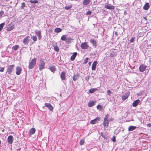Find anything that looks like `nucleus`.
Masks as SVG:
<instances>
[{"instance_id":"obj_1","label":"nucleus","mask_w":151,"mask_h":151,"mask_svg":"<svg viewBox=\"0 0 151 151\" xmlns=\"http://www.w3.org/2000/svg\"><path fill=\"white\" fill-rule=\"evenodd\" d=\"M109 115L108 114L106 115L104 117V120L102 123L104 128H107L108 127L109 124Z\"/></svg>"},{"instance_id":"obj_2","label":"nucleus","mask_w":151,"mask_h":151,"mask_svg":"<svg viewBox=\"0 0 151 151\" xmlns=\"http://www.w3.org/2000/svg\"><path fill=\"white\" fill-rule=\"evenodd\" d=\"M37 59L35 58H34L31 61L29 62L28 68L29 69L33 68L36 64Z\"/></svg>"},{"instance_id":"obj_3","label":"nucleus","mask_w":151,"mask_h":151,"mask_svg":"<svg viewBox=\"0 0 151 151\" xmlns=\"http://www.w3.org/2000/svg\"><path fill=\"white\" fill-rule=\"evenodd\" d=\"M45 63L43 59H41L40 60L39 63V70L41 71L45 68Z\"/></svg>"},{"instance_id":"obj_4","label":"nucleus","mask_w":151,"mask_h":151,"mask_svg":"<svg viewBox=\"0 0 151 151\" xmlns=\"http://www.w3.org/2000/svg\"><path fill=\"white\" fill-rule=\"evenodd\" d=\"M14 67V65H9L7 68V71L6 73L8 72L9 74H12V71L13 70Z\"/></svg>"},{"instance_id":"obj_5","label":"nucleus","mask_w":151,"mask_h":151,"mask_svg":"<svg viewBox=\"0 0 151 151\" xmlns=\"http://www.w3.org/2000/svg\"><path fill=\"white\" fill-rule=\"evenodd\" d=\"M14 24L13 23L11 22L9 24L7 25V26L6 28V30L7 31H10L14 28Z\"/></svg>"},{"instance_id":"obj_6","label":"nucleus","mask_w":151,"mask_h":151,"mask_svg":"<svg viewBox=\"0 0 151 151\" xmlns=\"http://www.w3.org/2000/svg\"><path fill=\"white\" fill-rule=\"evenodd\" d=\"M118 50L114 49L112 50L109 54L110 56L113 57H115L117 55Z\"/></svg>"},{"instance_id":"obj_7","label":"nucleus","mask_w":151,"mask_h":151,"mask_svg":"<svg viewBox=\"0 0 151 151\" xmlns=\"http://www.w3.org/2000/svg\"><path fill=\"white\" fill-rule=\"evenodd\" d=\"M81 47L82 49L85 50L87 49L89 47V45L86 42L82 43L81 44Z\"/></svg>"},{"instance_id":"obj_8","label":"nucleus","mask_w":151,"mask_h":151,"mask_svg":"<svg viewBox=\"0 0 151 151\" xmlns=\"http://www.w3.org/2000/svg\"><path fill=\"white\" fill-rule=\"evenodd\" d=\"M30 40V37L29 36H27L23 40V42L25 45H27L29 43Z\"/></svg>"},{"instance_id":"obj_9","label":"nucleus","mask_w":151,"mask_h":151,"mask_svg":"<svg viewBox=\"0 0 151 151\" xmlns=\"http://www.w3.org/2000/svg\"><path fill=\"white\" fill-rule=\"evenodd\" d=\"M83 4L84 6H87L91 5L92 2L91 0H84L83 1Z\"/></svg>"},{"instance_id":"obj_10","label":"nucleus","mask_w":151,"mask_h":151,"mask_svg":"<svg viewBox=\"0 0 151 151\" xmlns=\"http://www.w3.org/2000/svg\"><path fill=\"white\" fill-rule=\"evenodd\" d=\"M100 120V118L99 117H97L94 119L91 120L90 123L93 124L97 123Z\"/></svg>"},{"instance_id":"obj_11","label":"nucleus","mask_w":151,"mask_h":151,"mask_svg":"<svg viewBox=\"0 0 151 151\" xmlns=\"http://www.w3.org/2000/svg\"><path fill=\"white\" fill-rule=\"evenodd\" d=\"M129 95V92L124 93L122 96V99L123 101L125 100L128 98Z\"/></svg>"},{"instance_id":"obj_12","label":"nucleus","mask_w":151,"mask_h":151,"mask_svg":"<svg viewBox=\"0 0 151 151\" xmlns=\"http://www.w3.org/2000/svg\"><path fill=\"white\" fill-rule=\"evenodd\" d=\"M96 102L95 100H91L88 102V106L89 107H91L95 105Z\"/></svg>"},{"instance_id":"obj_13","label":"nucleus","mask_w":151,"mask_h":151,"mask_svg":"<svg viewBox=\"0 0 151 151\" xmlns=\"http://www.w3.org/2000/svg\"><path fill=\"white\" fill-rule=\"evenodd\" d=\"M105 7L106 9H109L114 10L115 8V6H114L109 4L105 5Z\"/></svg>"},{"instance_id":"obj_14","label":"nucleus","mask_w":151,"mask_h":151,"mask_svg":"<svg viewBox=\"0 0 151 151\" xmlns=\"http://www.w3.org/2000/svg\"><path fill=\"white\" fill-rule=\"evenodd\" d=\"M14 139L12 135H9L8 137L7 138V141L8 143L9 144H12L13 143Z\"/></svg>"},{"instance_id":"obj_15","label":"nucleus","mask_w":151,"mask_h":151,"mask_svg":"<svg viewBox=\"0 0 151 151\" xmlns=\"http://www.w3.org/2000/svg\"><path fill=\"white\" fill-rule=\"evenodd\" d=\"M90 42L93 45V46L96 47L97 46V43L96 40L94 39H91Z\"/></svg>"},{"instance_id":"obj_16","label":"nucleus","mask_w":151,"mask_h":151,"mask_svg":"<svg viewBox=\"0 0 151 151\" xmlns=\"http://www.w3.org/2000/svg\"><path fill=\"white\" fill-rule=\"evenodd\" d=\"M147 67L145 65L142 64L141 65L139 68V70L140 72H143L146 69Z\"/></svg>"},{"instance_id":"obj_17","label":"nucleus","mask_w":151,"mask_h":151,"mask_svg":"<svg viewBox=\"0 0 151 151\" xmlns=\"http://www.w3.org/2000/svg\"><path fill=\"white\" fill-rule=\"evenodd\" d=\"M45 106L47 107L49 109V110H50V111H52L53 110V106L50 103H45Z\"/></svg>"},{"instance_id":"obj_18","label":"nucleus","mask_w":151,"mask_h":151,"mask_svg":"<svg viewBox=\"0 0 151 151\" xmlns=\"http://www.w3.org/2000/svg\"><path fill=\"white\" fill-rule=\"evenodd\" d=\"M22 71V69L21 67L19 66H17L16 68V74L17 75H19Z\"/></svg>"},{"instance_id":"obj_19","label":"nucleus","mask_w":151,"mask_h":151,"mask_svg":"<svg viewBox=\"0 0 151 151\" xmlns=\"http://www.w3.org/2000/svg\"><path fill=\"white\" fill-rule=\"evenodd\" d=\"M79 74L77 73H75L73 76V79L74 81H75L79 78Z\"/></svg>"},{"instance_id":"obj_20","label":"nucleus","mask_w":151,"mask_h":151,"mask_svg":"<svg viewBox=\"0 0 151 151\" xmlns=\"http://www.w3.org/2000/svg\"><path fill=\"white\" fill-rule=\"evenodd\" d=\"M35 33L38 36L39 40H40L42 38V35L41 31H40L36 30L35 31Z\"/></svg>"},{"instance_id":"obj_21","label":"nucleus","mask_w":151,"mask_h":151,"mask_svg":"<svg viewBox=\"0 0 151 151\" xmlns=\"http://www.w3.org/2000/svg\"><path fill=\"white\" fill-rule=\"evenodd\" d=\"M150 6L149 3H146L143 7V9L147 11L149 9Z\"/></svg>"},{"instance_id":"obj_22","label":"nucleus","mask_w":151,"mask_h":151,"mask_svg":"<svg viewBox=\"0 0 151 151\" xmlns=\"http://www.w3.org/2000/svg\"><path fill=\"white\" fill-rule=\"evenodd\" d=\"M98 63L97 61H94L92 65V70H95Z\"/></svg>"},{"instance_id":"obj_23","label":"nucleus","mask_w":151,"mask_h":151,"mask_svg":"<svg viewBox=\"0 0 151 151\" xmlns=\"http://www.w3.org/2000/svg\"><path fill=\"white\" fill-rule=\"evenodd\" d=\"M140 101L139 99H137L134 101L133 104L132 106L134 107H136L140 103Z\"/></svg>"},{"instance_id":"obj_24","label":"nucleus","mask_w":151,"mask_h":151,"mask_svg":"<svg viewBox=\"0 0 151 151\" xmlns=\"http://www.w3.org/2000/svg\"><path fill=\"white\" fill-rule=\"evenodd\" d=\"M60 78L62 80H65V71L62 72Z\"/></svg>"},{"instance_id":"obj_25","label":"nucleus","mask_w":151,"mask_h":151,"mask_svg":"<svg viewBox=\"0 0 151 151\" xmlns=\"http://www.w3.org/2000/svg\"><path fill=\"white\" fill-rule=\"evenodd\" d=\"M49 69L53 73L55 72L56 70V68L55 66L53 65L49 66Z\"/></svg>"},{"instance_id":"obj_26","label":"nucleus","mask_w":151,"mask_h":151,"mask_svg":"<svg viewBox=\"0 0 151 151\" xmlns=\"http://www.w3.org/2000/svg\"><path fill=\"white\" fill-rule=\"evenodd\" d=\"M35 129L34 128H32L30 129L29 130V133L31 135L34 134L35 132Z\"/></svg>"},{"instance_id":"obj_27","label":"nucleus","mask_w":151,"mask_h":151,"mask_svg":"<svg viewBox=\"0 0 151 151\" xmlns=\"http://www.w3.org/2000/svg\"><path fill=\"white\" fill-rule=\"evenodd\" d=\"M77 53L76 52H74L73 55L71 56L70 58V59L71 60L73 61L74 60L77 55Z\"/></svg>"},{"instance_id":"obj_28","label":"nucleus","mask_w":151,"mask_h":151,"mask_svg":"<svg viewBox=\"0 0 151 151\" xmlns=\"http://www.w3.org/2000/svg\"><path fill=\"white\" fill-rule=\"evenodd\" d=\"M137 127L136 126H131L129 127L128 129V130L129 131H132L135 129Z\"/></svg>"},{"instance_id":"obj_29","label":"nucleus","mask_w":151,"mask_h":151,"mask_svg":"<svg viewBox=\"0 0 151 151\" xmlns=\"http://www.w3.org/2000/svg\"><path fill=\"white\" fill-rule=\"evenodd\" d=\"M98 89L97 88H93L90 89L89 90V92L90 93H93L95 92Z\"/></svg>"},{"instance_id":"obj_30","label":"nucleus","mask_w":151,"mask_h":151,"mask_svg":"<svg viewBox=\"0 0 151 151\" xmlns=\"http://www.w3.org/2000/svg\"><path fill=\"white\" fill-rule=\"evenodd\" d=\"M73 39L70 37H68L67 38L66 40V42L67 43L70 44L71 42Z\"/></svg>"},{"instance_id":"obj_31","label":"nucleus","mask_w":151,"mask_h":151,"mask_svg":"<svg viewBox=\"0 0 151 151\" xmlns=\"http://www.w3.org/2000/svg\"><path fill=\"white\" fill-rule=\"evenodd\" d=\"M62 31V29L59 28L57 27L54 29V32L56 33H59Z\"/></svg>"},{"instance_id":"obj_32","label":"nucleus","mask_w":151,"mask_h":151,"mask_svg":"<svg viewBox=\"0 0 151 151\" xmlns=\"http://www.w3.org/2000/svg\"><path fill=\"white\" fill-rule=\"evenodd\" d=\"M19 46L18 45H16L15 46H13L12 47V49L13 50L16 51L19 48Z\"/></svg>"},{"instance_id":"obj_33","label":"nucleus","mask_w":151,"mask_h":151,"mask_svg":"<svg viewBox=\"0 0 151 151\" xmlns=\"http://www.w3.org/2000/svg\"><path fill=\"white\" fill-rule=\"evenodd\" d=\"M97 108L100 111H102L103 109V106L101 105H97Z\"/></svg>"},{"instance_id":"obj_34","label":"nucleus","mask_w":151,"mask_h":151,"mask_svg":"<svg viewBox=\"0 0 151 151\" xmlns=\"http://www.w3.org/2000/svg\"><path fill=\"white\" fill-rule=\"evenodd\" d=\"M66 35H62L61 38V39L63 41H65L67 39Z\"/></svg>"},{"instance_id":"obj_35","label":"nucleus","mask_w":151,"mask_h":151,"mask_svg":"<svg viewBox=\"0 0 151 151\" xmlns=\"http://www.w3.org/2000/svg\"><path fill=\"white\" fill-rule=\"evenodd\" d=\"M53 47L55 50L56 52H58L59 51V49L58 46L57 45H53Z\"/></svg>"},{"instance_id":"obj_36","label":"nucleus","mask_w":151,"mask_h":151,"mask_svg":"<svg viewBox=\"0 0 151 151\" xmlns=\"http://www.w3.org/2000/svg\"><path fill=\"white\" fill-rule=\"evenodd\" d=\"M72 7V5L70 4L68 6L67 5L65 7V9L67 10H69Z\"/></svg>"},{"instance_id":"obj_37","label":"nucleus","mask_w":151,"mask_h":151,"mask_svg":"<svg viewBox=\"0 0 151 151\" xmlns=\"http://www.w3.org/2000/svg\"><path fill=\"white\" fill-rule=\"evenodd\" d=\"M29 2L31 4H32V3L36 4V3H38V1L37 0H34V1L32 0H30Z\"/></svg>"},{"instance_id":"obj_38","label":"nucleus","mask_w":151,"mask_h":151,"mask_svg":"<svg viewBox=\"0 0 151 151\" xmlns=\"http://www.w3.org/2000/svg\"><path fill=\"white\" fill-rule=\"evenodd\" d=\"M5 25V23H1L0 24V31H1L4 27Z\"/></svg>"},{"instance_id":"obj_39","label":"nucleus","mask_w":151,"mask_h":151,"mask_svg":"<svg viewBox=\"0 0 151 151\" xmlns=\"http://www.w3.org/2000/svg\"><path fill=\"white\" fill-rule=\"evenodd\" d=\"M101 136H102V137L104 139H106L107 138V136L106 134L103 133L102 132L101 133Z\"/></svg>"},{"instance_id":"obj_40","label":"nucleus","mask_w":151,"mask_h":151,"mask_svg":"<svg viewBox=\"0 0 151 151\" xmlns=\"http://www.w3.org/2000/svg\"><path fill=\"white\" fill-rule=\"evenodd\" d=\"M85 141L83 139H81L80 141V144L82 145L84 144Z\"/></svg>"},{"instance_id":"obj_41","label":"nucleus","mask_w":151,"mask_h":151,"mask_svg":"<svg viewBox=\"0 0 151 151\" xmlns=\"http://www.w3.org/2000/svg\"><path fill=\"white\" fill-rule=\"evenodd\" d=\"M25 6V3L24 2H23L22 3V6H21V8L22 9H23Z\"/></svg>"},{"instance_id":"obj_42","label":"nucleus","mask_w":151,"mask_h":151,"mask_svg":"<svg viewBox=\"0 0 151 151\" xmlns=\"http://www.w3.org/2000/svg\"><path fill=\"white\" fill-rule=\"evenodd\" d=\"M32 39L35 42L37 40V37L35 36H32Z\"/></svg>"},{"instance_id":"obj_43","label":"nucleus","mask_w":151,"mask_h":151,"mask_svg":"<svg viewBox=\"0 0 151 151\" xmlns=\"http://www.w3.org/2000/svg\"><path fill=\"white\" fill-rule=\"evenodd\" d=\"M88 60V58H85L84 60L83 64H86L87 63Z\"/></svg>"},{"instance_id":"obj_44","label":"nucleus","mask_w":151,"mask_h":151,"mask_svg":"<svg viewBox=\"0 0 151 151\" xmlns=\"http://www.w3.org/2000/svg\"><path fill=\"white\" fill-rule=\"evenodd\" d=\"M91 14V11H88L86 12V15H90Z\"/></svg>"},{"instance_id":"obj_45","label":"nucleus","mask_w":151,"mask_h":151,"mask_svg":"<svg viewBox=\"0 0 151 151\" xmlns=\"http://www.w3.org/2000/svg\"><path fill=\"white\" fill-rule=\"evenodd\" d=\"M90 76H88L87 77H86L85 78L86 80L87 81V82H88Z\"/></svg>"},{"instance_id":"obj_46","label":"nucleus","mask_w":151,"mask_h":151,"mask_svg":"<svg viewBox=\"0 0 151 151\" xmlns=\"http://www.w3.org/2000/svg\"><path fill=\"white\" fill-rule=\"evenodd\" d=\"M116 137L114 136L111 139V140L114 142H115L116 141Z\"/></svg>"},{"instance_id":"obj_47","label":"nucleus","mask_w":151,"mask_h":151,"mask_svg":"<svg viewBox=\"0 0 151 151\" xmlns=\"http://www.w3.org/2000/svg\"><path fill=\"white\" fill-rule=\"evenodd\" d=\"M4 12L3 11H1L0 12V17L4 14Z\"/></svg>"},{"instance_id":"obj_48","label":"nucleus","mask_w":151,"mask_h":151,"mask_svg":"<svg viewBox=\"0 0 151 151\" xmlns=\"http://www.w3.org/2000/svg\"><path fill=\"white\" fill-rule=\"evenodd\" d=\"M134 37H132L130 40V42L131 43V42H133L134 41Z\"/></svg>"},{"instance_id":"obj_49","label":"nucleus","mask_w":151,"mask_h":151,"mask_svg":"<svg viewBox=\"0 0 151 151\" xmlns=\"http://www.w3.org/2000/svg\"><path fill=\"white\" fill-rule=\"evenodd\" d=\"M5 68L4 67L1 68L0 69V72H3L4 69Z\"/></svg>"},{"instance_id":"obj_50","label":"nucleus","mask_w":151,"mask_h":151,"mask_svg":"<svg viewBox=\"0 0 151 151\" xmlns=\"http://www.w3.org/2000/svg\"><path fill=\"white\" fill-rule=\"evenodd\" d=\"M107 93L109 96H110L111 93V91L110 90H109L108 91H107Z\"/></svg>"},{"instance_id":"obj_51","label":"nucleus","mask_w":151,"mask_h":151,"mask_svg":"<svg viewBox=\"0 0 151 151\" xmlns=\"http://www.w3.org/2000/svg\"><path fill=\"white\" fill-rule=\"evenodd\" d=\"M147 126L148 127L151 128V123H148L147 124Z\"/></svg>"},{"instance_id":"obj_52","label":"nucleus","mask_w":151,"mask_h":151,"mask_svg":"<svg viewBox=\"0 0 151 151\" xmlns=\"http://www.w3.org/2000/svg\"><path fill=\"white\" fill-rule=\"evenodd\" d=\"M124 15H126L127 14V12L126 10H124Z\"/></svg>"},{"instance_id":"obj_53","label":"nucleus","mask_w":151,"mask_h":151,"mask_svg":"<svg viewBox=\"0 0 151 151\" xmlns=\"http://www.w3.org/2000/svg\"><path fill=\"white\" fill-rule=\"evenodd\" d=\"M109 121H113V119H109Z\"/></svg>"},{"instance_id":"obj_54","label":"nucleus","mask_w":151,"mask_h":151,"mask_svg":"<svg viewBox=\"0 0 151 151\" xmlns=\"http://www.w3.org/2000/svg\"><path fill=\"white\" fill-rule=\"evenodd\" d=\"M115 35H117V32H115Z\"/></svg>"},{"instance_id":"obj_55","label":"nucleus","mask_w":151,"mask_h":151,"mask_svg":"<svg viewBox=\"0 0 151 151\" xmlns=\"http://www.w3.org/2000/svg\"><path fill=\"white\" fill-rule=\"evenodd\" d=\"M144 18L146 20H147V18L146 17H144Z\"/></svg>"},{"instance_id":"obj_56","label":"nucleus","mask_w":151,"mask_h":151,"mask_svg":"<svg viewBox=\"0 0 151 151\" xmlns=\"http://www.w3.org/2000/svg\"><path fill=\"white\" fill-rule=\"evenodd\" d=\"M91 63V62H89V65H90V63Z\"/></svg>"},{"instance_id":"obj_57","label":"nucleus","mask_w":151,"mask_h":151,"mask_svg":"<svg viewBox=\"0 0 151 151\" xmlns=\"http://www.w3.org/2000/svg\"><path fill=\"white\" fill-rule=\"evenodd\" d=\"M1 141L0 140V144H1Z\"/></svg>"},{"instance_id":"obj_58","label":"nucleus","mask_w":151,"mask_h":151,"mask_svg":"<svg viewBox=\"0 0 151 151\" xmlns=\"http://www.w3.org/2000/svg\"><path fill=\"white\" fill-rule=\"evenodd\" d=\"M103 11H104V12H105V10H104Z\"/></svg>"},{"instance_id":"obj_59","label":"nucleus","mask_w":151,"mask_h":151,"mask_svg":"<svg viewBox=\"0 0 151 151\" xmlns=\"http://www.w3.org/2000/svg\"><path fill=\"white\" fill-rule=\"evenodd\" d=\"M150 132H151V129H150Z\"/></svg>"},{"instance_id":"obj_60","label":"nucleus","mask_w":151,"mask_h":151,"mask_svg":"<svg viewBox=\"0 0 151 151\" xmlns=\"http://www.w3.org/2000/svg\"><path fill=\"white\" fill-rule=\"evenodd\" d=\"M24 47H23V48H24Z\"/></svg>"},{"instance_id":"obj_61","label":"nucleus","mask_w":151,"mask_h":151,"mask_svg":"<svg viewBox=\"0 0 151 151\" xmlns=\"http://www.w3.org/2000/svg\"><path fill=\"white\" fill-rule=\"evenodd\" d=\"M150 40H151V38H150Z\"/></svg>"}]
</instances>
